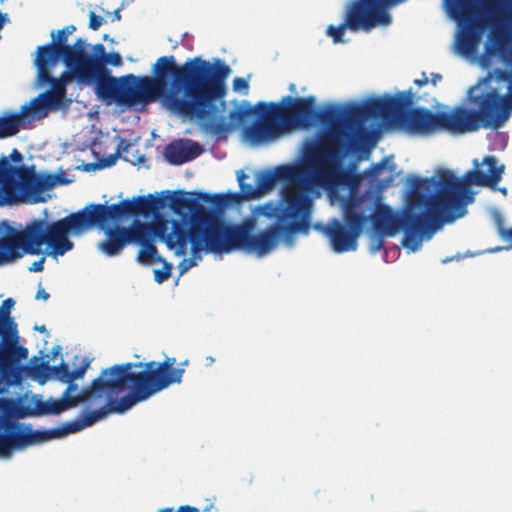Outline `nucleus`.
I'll list each match as a JSON object with an SVG mask.
<instances>
[{
  "label": "nucleus",
  "instance_id": "f257e3e1",
  "mask_svg": "<svg viewBox=\"0 0 512 512\" xmlns=\"http://www.w3.org/2000/svg\"><path fill=\"white\" fill-rule=\"evenodd\" d=\"M87 53L83 66L96 81L95 93L105 104L134 107L156 101L164 92L170 77L171 89L165 98L169 110L189 120L198 121L213 135L225 134L231 124L219 116L217 99L226 94L225 80L231 69L220 59L213 63L194 57L178 65L174 56H162L153 66L154 77L127 74L113 76L103 67L106 48L97 43Z\"/></svg>",
  "mask_w": 512,
  "mask_h": 512
},
{
  "label": "nucleus",
  "instance_id": "f03ea898",
  "mask_svg": "<svg viewBox=\"0 0 512 512\" xmlns=\"http://www.w3.org/2000/svg\"><path fill=\"white\" fill-rule=\"evenodd\" d=\"M287 105L282 103H258L255 107L247 101L237 104L229 112L227 121L224 112L226 102L217 99L219 116L227 124H231L225 137L231 130L245 124L253 115L258 120L245 129L246 137L253 143H264L279 137L283 132L297 126H308L316 119L329 127V132L318 143L306 150V162L314 164L317 179H329L334 186H349L354 189L360 182V176L342 167V160L353 149L349 134L343 129L345 110L339 106H330L316 112L313 96L291 98L286 97Z\"/></svg>",
  "mask_w": 512,
  "mask_h": 512
},
{
  "label": "nucleus",
  "instance_id": "7ed1b4c3",
  "mask_svg": "<svg viewBox=\"0 0 512 512\" xmlns=\"http://www.w3.org/2000/svg\"><path fill=\"white\" fill-rule=\"evenodd\" d=\"M307 201L300 194L286 190L282 206L268 202L259 207V213L275 222L256 234H251V225H226L212 211L197 204L195 200L174 195L171 206L175 210L189 209L192 212L191 229L174 223V234L168 244L176 246L178 254H186L187 242H192L196 254L205 250L208 253L223 254L235 250L255 253L262 257L272 252L280 241L291 245L297 233L307 234L311 227V213L307 211Z\"/></svg>",
  "mask_w": 512,
  "mask_h": 512
},
{
  "label": "nucleus",
  "instance_id": "20e7f679",
  "mask_svg": "<svg viewBox=\"0 0 512 512\" xmlns=\"http://www.w3.org/2000/svg\"><path fill=\"white\" fill-rule=\"evenodd\" d=\"M483 164L488 166V173L478 169L467 171L458 178L450 170H442L437 176L415 179L411 205L425 207V211L415 212L409 209L399 216L388 205L379 204L369 217L374 230L383 236H394L403 230V246L416 251L421 246L423 237L428 238L445 222H452L463 217L468 204L474 201L470 186H495L500 180L504 166H497L494 156H486Z\"/></svg>",
  "mask_w": 512,
  "mask_h": 512
},
{
  "label": "nucleus",
  "instance_id": "39448f33",
  "mask_svg": "<svg viewBox=\"0 0 512 512\" xmlns=\"http://www.w3.org/2000/svg\"><path fill=\"white\" fill-rule=\"evenodd\" d=\"M160 205L157 199L140 197L111 205L89 204L82 210L51 223L34 219L23 229H15L6 224V235L0 237V266L10 264L26 254H41L44 244L47 245L50 255L62 256L74 246L68 238L70 232H80L93 225L103 228L110 220H118L125 215H147Z\"/></svg>",
  "mask_w": 512,
  "mask_h": 512
},
{
  "label": "nucleus",
  "instance_id": "423d86ee",
  "mask_svg": "<svg viewBox=\"0 0 512 512\" xmlns=\"http://www.w3.org/2000/svg\"><path fill=\"white\" fill-rule=\"evenodd\" d=\"M176 359L166 357L163 361L127 362L116 364L101 372L89 386L80 392L74 381L65 382L67 388L62 396L67 399L78 400L80 403L89 401L95 395L101 397V393L109 397L118 395L126 390L128 394L119 399H110L109 412L124 413L135 404L148 400L153 395L163 391L173 384H180L184 374V368H175Z\"/></svg>",
  "mask_w": 512,
  "mask_h": 512
},
{
  "label": "nucleus",
  "instance_id": "0eeeda50",
  "mask_svg": "<svg viewBox=\"0 0 512 512\" xmlns=\"http://www.w3.org/2000/svg\"><path fill=\"white\" fill-rule=\"evenodd\" d=\"M106 416L107 410L104 408L86 411L81 413L79 417L73 421L43 431L32 430L29 426H21L18 422L13 420H2L0 428L4 429V433L0 434V455L9 456L13 449H22L32 444L79 432L104 419Z\"/></svg>",
  "mask_w": 512,
  "mask_h": 512
},
{
  "label": "nucleus",
  "instance_id": "6e6552de",
  "mask_svg": "<svg viewBox=\"0 0 512 512\" xmlns=\"http://www.w3.org/2000/svg\"><path fill=\"white\" fill-rule=\"evenodd\" d=\"M314 164L306 162L302 165H280L276 168L263 170L256 175V187L261 196L271 191L277 182H283L280 197L275 206H282L285 191L290 190L300 194L307 201V211L312 212V199L308 191L311 187L333 186L329 179H317Z\"/></svg>",
  "mask_w": 512,
  "mask_h": 512
},
{
  "label": "nucleus",
  "instance_id": "1a4fd4ad",
  "mask_svg": "<svg viewBox=\"0 0 512 512\" xmlns=\"http://www.w3.org/2000/svg\"><path fill=\"white\" fill-rule=\"evenodd\" d=\"M363 203V196L351 193L343 203L344 223L338 219H332L321 228L335 252L343 253L356 250L357 239L369 222V217L362 211Z\"/></svg>",
  "mask_w": 512,
  "mask_h": 512
},
{
  "label": "nucleus",
  "instance_id": "9d476101",
  "mask_svg": "<svg viewBox=\"0 0 512 512\" xmlns=\"http://www.w3.org/2000/svg\"><path fill=\"white\" fill-rule=\"evenodd\" d=\"M403 1L356 0L349 6L343 23L339 26H328L327 35L332 37L334 43H341L344 42L343 35L347 28L354 32L360 29L370 31L377 25H388L391 22V16L387 8Z\"/></svg>",
  "mask_w": 512,
  "mask_h": 512
},
{
  "label": "nucleus",
  "instance_id": "9b49d317",
  "mask_svg": "<svg viewBox=\"0 0 512 512\" xmlns=\"http://www.w3.org/2000/svg\"><path fill=\"white\" fill-rule=\"evenodd\" d=\"M395 108L389 111V121L413 133L433 134L440 131L439 111L433 112L426 108H412L413 94L406 91L390 96Z\"/></svg>",
  "mask_w": 512,
  "mask_h": 512
},
{
  "label": "nucleus",
  "instance_id": "f8f14e48",
  "mask_svg": "<svg viewBox=\"0 0 512 512\" xmlns=\"http://www.w3.org/2000/svg\"><path fill=\"white\" fill-rule=\"evenodd\" d=\"M450 13L459 22H465L460 45L466 51H472L480 40L484 25L477 16L473 0H445Z\"/></svg>",
  "mask_w": 512,
  "mask_h": 512
},
{
  "label": "nucleus",
  "instance_id": "ddd939ff",
  "mask_svg": "<svg viewBox=\"0 0 512 512\" xmlns=\"http://www.w3.org/2000/svg\"><path fill=\"white\" fill-rule=\"evenodd\" d=\"M472 102L478 107L475 110L476 121L481 123V127L498 129L511 115L503 96L495 89L473 97Z\"/></svg>",
  "mask_w": 512,
  "mask_h": 512
},
{
  "label": "nucleus",
  "instance_id": "4468645a",
  "mask_svg": "<svg viewBox=\"0 0 512 512\" xmlns=\"http://www.w3.org/2000/svg\"><path fill=\"white\" fill-rule=\"evenodd\" d=\"M27 357L28 349L18 342H0V380L9 385L20 383L25 369L20 362Z\"/></svg>",
  "mask_w": 512,
  "mask_h": 512
},
{
  "label": "nucleus",
  "instance_id": "2eb2a0df",
  "mask_svg": "<svg viewBox=\"0 0 512 512\" xmlns=\"http://www.w3.org/2000/svg\"><path fill=\"white\" fill-rule=\"evenodd\" d=\"M140 197L157 199V200H159L161 205L157 209L149 212L147 215L143 214V213L125 215L118 220H110L109 222L104 224L103 228L100 227L99 225H97L100 229L105 230V234H106L107 238L105 241H103L99 244V248L107 256L118 255L122 251V249L127 244H129V238L127 237V233H126L128 230H126L125 227H122V226L110 227L111 223H117V222L121 221L122 219L128 218V217H137V216L149 217L150 215L157 214L165 206L164 200L162 198L153 196L152 194H149L147 196H136V197H133L131 200H134V199L140 198ZM94 226L95 225H93L92 227H94Z\"/></svg>",
  "mask_w": 512,
  "mask_h": 512
},
{
  "label": "nucleus",
  "instance_id": "dca6fc26",
  "mask_svg": "<svg viewBox=\"0 0 512 512\" xmlns=\"http://www.w3.org/2000/svg\"><path fill=\"white\" fill-rule=\"evenodd\" d=\"M390 96L372 98L363 104H356L345 110L344 125L362 123L370 118H379L389 121V111L395 108V103L390 102Z\"/></svg>",
  "mask_w": 512,
  "mask_h": 512
},
{
  "label": "nucleus",
  "instance_id": "f3484780",
  "mask_svg": "<svg viewBox=\"0 0 512 512\" xmlns=\"http://www.w3.org/2000/svg\"><path fill=\"white\" fill-rule=\"evenodd\" d=\"M440 131L453 135H461L478 131L481 123H477L475 110L457 105L450 110L439 111Z\"/></svg>",
  "mask_w": 512,
  "mask_h": 512
},
{
  "label": "nucleus",
  "instance_id": "a211bd4d",
  "mask_svg": "<svg viewBox=\"0 0 512 512\" xmlns=\"http://www.w3.org/2000/svg\"><path fill=\"white\" fill-rule=\"evenodd\" d=\"M12 168L14 169L13 176L11 178L12 199L7 202V205L15 203L19 198L17 193L18 183L16 178H19L22 181L24 187L27 190L38 192L52 188L55 183L54 178L51 176L44 177L34 175L25 167L12 166Z\"/></svg>",
  "mask_w": 512,
  "mask_h": 512
},
{
  "label": "nucleus",
  "instance_id": "6ab92c4d",
  "mask_svg": "<svg viewBox=\"0 0 512 512\" xmlns=\"http://www.w3.org/2000/svg\"><path fill=\"white\" fill-rule=\"evenodd\" d=\"M203 152L202 146L190 140H177L164 149V158L172 165H181L192 161Z\"/></svg>",
  "mask_w": 512,
  "mask_h": 512
},
{
  "label": "nucleus",
  "instance_id": "aec40b11",
  "mask_svg": "<svg viewBox=\"0 0 512 512\" xmlns=\"http://www.w3.org/2000/svg\"><path fill=\"white\" fill-rule=\"evenodd\" d=\"M70 103L71 100L66 97V93L62 89L52 86L50 90L34 98L31 105L35 113L46 116L49 111L66 109Z\"/></svg>",
  "mask_w": 512,
  "mask_h": 512
},
{
  "label": "nucleus",
  "instance_id": "412c9836",
  "mask_svg": "<svg viewBox=\"0 0 512 512\" xmlns=\"http://www.w3.org/2000/svg\"><path fill=\"white\" fill-rule=\"evenodd\" d=\"M60 59L63 61L67 69L61 73L59 78H55V80H53V86L60 88L64 93H67V84L73 81L82 85H96L95 79L83 64L75 63L71 60H67L66 58Z\"/></svg>",
  "mask_w": 512,
  "mask_h": 512
},
{
  "label": "nucleus",
  "instance_id": "4be33fe9",
  "mask_svg": "<svg viewBox=\"0 0 512 512\" xmlns=\"http://www.w3.org/2000/svg\"><path fill=\"white\" fill-rule=\"evenodd\" d=\"M75 31L76 26L72 24L65 26L57 32L52 31L50 34L52 41L49 44L39 46L37 51L48 54L54 59L60 60V58H64L66 52L69 50V44L67 43L68 36L73 34Z\"/></svg>",
  "mask_w": 512,
  "mask_h": 512
},
{
  "label": "nucleus",
  "instance_id": "5701e85b",
  "mask_svg": "<svg viewBox=\"0 0 512 512\" xmlns=\"http://www.w3.org/2000/svg\"><path fill=\"white\" fill-rule=\"evenodd\" d=\"M492 47L489 48V53L497 55L501 60L512 67V36L506 30L494 26L491 32Z\"/></svg>",
  "mask_w": 512,
  "mask_h": 512
},
{
  "label": "nucleus",
  "instance_id": "b1692460",
  "mask_svg": "<svg viewBox=\"0 0 512 512\" xmlns=\"http://www.w3.org/2000/svg\"><path fill=\"white\" fill-rule=\"evenodd\" d=\"M76 406H78V400L61 396L59 399L49 398L45 401H38L36 411L39 415H58Z\"/></svg>",
  "mask_w": 512,
  "mask_h": 512
},
{
  "label": "nucleus",
  "instance_id": "393cba45",
  "mask_svg": "<svg viewBox=\"0 0 512 512\" xmlns=\"http://www.w3.org/2000/svg\"><path fill=\"white\" fill-rule=\"evenodd\" d=\"M13 172L12 165L6 159L0 161V207L7 205V202L12 199L11 178Z\"/></svg>",
  "mask_w": 512,
  "mask_h": 512
},
{
  "label": "nucleus",
  "instance_id": "a878e982",
  "mask_svg": "<svg viewBox=\"0 0 512 512\" xmlns=\"http://www.w3.org/2000/svg\"><path fill=\"white\" fill-rule=\"evenodd\" d=\"M151 228L152 224L134 220L130 226L125 227V229L128 230L126 233L129 238V243L144 244L153 241Z\"/></svg>",
  "mask_w": 512,
  "mask_h": 512
},
{
  "label": "nucleus",
  "instance_id": "bb28decb",
  "mask_svg": "<svg viewBox=\"0 0 512 512\" xmlns=\"http://www.w3.org/2000/svg\"><path fill=\"white\" fill-rule=\"evenodd\" d=\"M57 61L58 59H54L48 54L37 51L35 64L37 66L38 79L40 82L49 83L51 87L53 86V80H55V78L51 75L50 68L51 66L55 65Z\"/></svg>",
  "mask_w": 512,
  "mask_h": 512
},
{
  "label": "nucleus",
  "instance_id": "cd10ccee",
  "mask_svg": "<svg viewBox=\"0 0 512 512\" xmlns=\"http://www.w3.org/2000/svg\"><path fill=\"white\" fill-rule=\"evenodd\" d=\"M23 125L21 114L12 113L0 117V139L16 135Z\"/></svg>",
  "mask_w": 512,
  "mask_h": 512
},
{
  "label": "nucleus",
  "instance_id": "c85d7f7f",
  "mask_svg": "<svg viewBox=\"0 0 512 512\" xmlns=\"http://www.w3.org/2000/svg\"><path fill=\"white\" fill-rule=\"evenodd\" d=\"M174 223L181 224L187 230L191 229V225L188 227V226H186L184 223H182L180 221L173 220L171 222V231H170V233H166L167 229H168L167 222L165 220H161V221H157L155 223H151L152 224L151 234H152V237L158 236L161 239H163L165 244L167 245V247L169 249L174 250L176 255L182 256L183 254H178V252H177L178 249H177L176 246L170 247L169 244H168L170 236H172L174 234Z\"/></svg>",
  "mask_w": 512,
  "mask_h": 512
},
{
  "label": "nucleus",
  "instance_id": "c756f323",
  "mask_svg": "<svg viewBox=\"0 0 512 512\" xmlns=\"http://www.w3.org/2000/svg\"><path fill=\"white\" fill-rule=\"evenodd\" d=\"M0 342H18L17 324L12 317L0 314Z\"/></svg>",
  "mask_w": 512,
  "mask_h": 512
},
{
  "label": "nucleus",
  "instance_id": "7c9ffc66",
  "mask_svg": "<svg viewBox=\"0 0 512 512\" xmlns=\"http://www.w3.org/2000/svg\"><path fill=\"white\" fill-rule=\"evenodd\" d=\"M69 50L66 52L64 58L71 60L75 63L82 64L86 60L88 44L85 39L78 38L74 44L69 45Z\"/></svg>",
  "mask_w": 512,
  "mask_h": 512
},
{
  "label": "nucleus",
  "instance_id": "2f4dec72",
  "mask_svg": "<svg viewBox=\"0 0 512 512\" xmlns=\"http://www.w3.org/2000/svg\"><path fill=\"white\" fill-rule=\"evenodd\" d=\"M140 245L141 248L137 255V260L139 263L144 265H150L158 261H163V258L157 255V247L155 246L153 241Z\"/></svg>",
  "mask_w": 512,
  "mask_h": 512
},
{
  "label": "nucleus",
  "instance_id": "473e14b6",
  "mask_svg": "<svg viewBox=\"0 0 512 512\" xmlns=\"http://www.w3.org/2000/svg\"><path fill=\"white\" fill-rule=\"evenodd\" d=\"M477 3L480 5L481 10L490 16L494 24L504 19V12L499 5L500 0H477Z\"/></svg>",
  "mask_w": 512,
  "mask_h": 512
},
{
  "label": "nucleus",
  "instance_id": "72a5a7b5",
  "mask_svg": "<svg viewBox=\"0 0 512 512\" xmlns=\"http://www.w3.org/2000/svg\"><path fill=\"white\" fill-rule=\"evenodd\" d=\"M492 217L497 229V233L500 236V238L506 242L509 243V247L512 248V227L506 228L505 227V220L501 214V212L495 210L492 213Z\"/></svg>",
  "mask_w": 512,
  "mask_h": 512
},
{
  "label": "nucleus",
  "instance_id": "f704fd0d",
  "mask_svg": "<svg viewBox=\"0 0 512 512\" xmlns=\"http://www.w3.org/2000/svg\"><path fill=\"white\" fill-rule=\"evenodd\" d=\"M247 178V175L243 171H239L237 173V180L239 182L240 186V193L242 196L247 199H256L259 198L260 195L258 193L256 185L248 184L245 182V179Z\"/></svg>",
  "mask_w": 512,
  "mask_h": 512
},
{
  "label": "nucleus",
  "instance_id": "c9c22d12",
  "mask_svg": "<svg viewBox=\"0 0 512 512\" xmlns=\"http://www.w3.org/2000/svg\"><path fill=\"white\" fill-rule=\"evenodd\" d=\"M237 194L232 195H224V194H215V195H209L207 193L199 192L198 198L213 204L214 206L218 208H224L228 205L230 199L237 198Z\"/></svg>",
  "mask_w": 512,
  "mask_h": 512
},
{
  "label": "nucleus",
  "instance_id": "e433bc0d",
  "mask_svg": "<svg viewBox=\"0 0 512 512\" xmlns=\"http://www.w3.org/2000/svg\"><path fill=\"white\" fill-rule=\"evenodd\" d=\"M386 168L389 169L391 173H394L396 169L395 164L389 157H384L380 162L373 164L367 171V175L372 181H375L378 179L381 171Z\"/></svg>",
  "mask_w": 512,
  "mask_h": 512
},
{
  "label": "nucleus",
  "instance_id": "4c0bfd02",
  "mask_svg": "<svg viewBox=\"0 0 512 512\" xmlns=\"http://www.w3.org/2000/svg\"><path fill=\"white\" fill-rule=\"evenodd\" d=\"M51 373L58 379L60 382L65 383L71 381L70 377V369L68 364L62 362L58 366H52L49 368Z\"/></svg>",
  "mask_w": 512,
  "mask_h": 512
},
{
  "label": "nucleus",
  "instance_id": "58836bf2",
  "mask_svg": "<svg viewBox=\"0 0 512 512\" xmlns=\"http://www.w3.org/2000/svg\"><path fill=\"white\" fill-rule=\"evenodd\" d=\"M160 262L163 263V267L161 269L154 270V280L159 284L170 278L173 268L172 264L168 263L165 259Z\"/></svg>",
  "mask_w": 512,
  "mask_h": 512
},
{
  "label": "nucleus",
  "instance_id": "ea45409f",
  "mask_svg": "<svg viewBox=\"0 0 512 512\" xmlns=\"http://www.w3.org/2000/svg\"><path fill=\"white\" fill-rule=\"evenodd\" d=\"M108 64L116 67L122 65L121 55L117 52L106 53V56L103 59V67L107 68Z\"/></svg>",
  "mask_w": 512,
  "mask_h": 512
},
{
  "label": "nucleus",
  "instance_id": "a19ab883",
  "mask_svg": "<svg viewBox=\"0 0 512 512\" xmlns=\"http://www.w3.org/2000/svg\"><path fill=\"white\" fill-rule=\"evenodd\" d=\"M188 243H191V244H192V242H191V241H188V242H187V244H188ZM200 252H201V251H199V252H197L196 254H194V253H193V251L191 250V253H192L193 257H192V258H190V259H184V260L180 263V265H179V268H180V272H181V274L185 273L189 268H191L192 266H195V265L197 264V257H198L199 259H201V257L198 255Z\"/></svg>",
  "mask_w": 512,
  "mask_h": 512
},
{
  "label": "nucleus",
  "instance_id": "79ce46f5",
  "mask_svg": "<svg viewBox=\"0 0 512 512\" xmlns=\"http://www.w3.org/2000/svg\"><path fill=\"white\" fill-rule=\"evenodd\" d=\"M512 69V67H511ZM492 75L496 78L498 81H504L507 82L508 85L512 83V70H502V69H495L492 73Z\"/></svg>",
  "mask_w": 512,
  "mask_h": 512
},
{
  "label": "nucleus",
  "instance_id": "37998d69",
  "mask_svg": "<svg viewBox=\"0 0 512 512\" xmlns=\"http://www.w3.org/2000/svg\"><path fill=\"white\" fill-rule=\"evenodd\" d=\"M15 304V301L12 298L5 299L0 306V314L11 317V310Z\"/></svg>",
  "mask_w": 512,
  "mask_h": 512
},
{
  "label": "nucleus",
  "instance_id": "c03bdc74",
  "mask_svg": "<svg viewBox=\"0 0 512 512\" xmlns=\"http://www.w3.org/2000/svg\"><path fill=\"white\" fill-rule=\"evenodd\" d=\"M384 245L383 235L374 236L370 240V250L372 253H376L382 249Z\"/></svg>",
  "mask_w": 512,
  "mask_h": 512
},
{
  "label": "nucleus",
  "instance_id": "a18cd8bd",
  "mask_svg": "<svg viewBox=\"0 0 512 512\" xmlns=\"http://www.w3.org/2000/svg\"><path fill=\"white\" fill-rule=\"evenodd\" d=\"M103 18L101 16L96 15L94 12H90L89 14V28L92 30H98L100 26L103 24Z\"/></svg>",
  "mask_w": 512,
  "mask_h": 512
},
{
  "label": "nucleus",
  "instance_id": "49530a36",
  "mask_svg": "<svg viewBox=\"0 0 512 512\" xmlns=\"http://www.w3.org/2000/svg\"><path fill=\"white\" fill-rule=\"evenodd\" d=\"M249 87L246 79L237 77L233 80V88L235 91L247 90Z\"/></svg>",
  "mask_w": 512,
  "mask_h": 512
},
{
  "label": "nucleus",
  "instance_id": "de8ad7c7",
  "mask_svg": "<svg viewBox=\"0 0 512 512\" xmlns=\"http://www.w3.org/2000/svg\"><path fill=\"white\" fill-rule=\"evenodd\" d=\"M158 512H199V510L196 507H192L189 505H182L178 508L177 511H174L173 508H163L160 509Z\"/></svg>",
  "mask_w": 512,
  "mask_h": 512
},
{
  "label": "nucleus",
  "instance_id": "09e8293b",
  "mask_svg": "<svg viewBox=\"0 0 512 512\" xmlns=\"http://www.w3.org/2000/svg\"><path fill=\"white\" fill-rule=\"evenodd\" d=\"M87 366L88 364H84L73 371L70 370L71 381H75L76 379L82 378L85 374Z\"/></svg>",
  "mask_w": 512,
  "mask_h": 512
},
{
  "label": "nucleus",
  "instance_id": "8fccbe9b",
  "mask_svg": "<svg viewBox=\"0 0 512 512\" xmlns=\"http://www.w3.org/2000/svg\"><path fill=\"white\" fill-rule=\"evenodd\" d=\"M44 261L45 258L42 257L41 259L34 261L31 266L29 267V270L32 272H41L44 269Z\"/></svg>",
  "mask_w": 512,
  "mask_h": 512
},
{
  "label": "nucleus",
  "instance_id": "3c124183",
  "mask_svg": "<svg viewBox=\"0 0 512 512\" xmlns=\"http://www.w3.org/2000/svg\"><path fill=\"white\" fill-rule=\"evenodd\" d=\"M509 93L503 96L507 107H509L510 113H512V83L508 85Z\"/></svg>",
  "mask_w": 512,
  "mask_h": 512
},
{
  "label": "nucleus",
  "instance_id": "603ef678",
  "mask_svg": "<svg viewBox=\"0 0 512 512\" xmlns=\"http://www.w3.org/2000/svg\"><path fill=\"white\" fill-rule=\"evenodd\" d=\"M49 297H50L49 293H48V292H46V291H45L43 288H41V287L38 289V291H37V293H36V296H35V298H36L37 300L42 299V300H44V301L48 300V299H49Z\"/></svg>",
  "mask_w": 512,
  "mask_h": 512
},
{
  "label": "nucleus",
  "instance_id": "864d4df0",
  "mask_svg": "<svg viewBox=\"0 0 512 512\" xmlns=\"http://www.w3.org/2000/svg\"><path fill=\"white\" fill-rule=\"evenodd\" d=\"M11 158L16 161V162H20L22 160V154L17 150V149H14L11 153Z\"/></svg>",
  "mask_w": 512,
  "mask_h": 512
},
{
  "label": "nucleus",
  "instance_id": "5fc2aeb1",
  "mask_svg": "<svg viewBox=\"0 0 512 512\" xmlns=\"http://www.w3.org/2000/svg\"><path fill=\"white\" fill-rule=\"evenodd\" d=\"M442 80V75L438 73L431 74V83L435 86L439 81Z\"/></svg>",
  "mask_w": 512,
  "mask_h": 512
},
{
  "label": "nucleus",
  "instance_id": "6e6d98bb",
  "mask_svg": "<svg viewBox=\"0 0 512 512\" xmlns=\"http://www.w3.org/2000/svg\"><path fill=\"white\" fill-rule=\"evenodd\" d=\"M428 82H429V79L426 77L425 74H423V78L422 79H416L414 81V83L416 85L420 86V87L426 85Z\"/></svg>",
  "mask_w": 512,
  "mask_h": 512
},
{
  "label": "nucleus",
  "instance_id": "4d7b16f0",
  "mask_svg": "<svg viewBox=\"0 0 512 512\" xmlns=\"http://www.w3.org/2000/svg\"><path fill=\"white\" fill-rule=\"evenodd\" d=\"M121 19V14H120V10L117 9L114 11L113 13V18H112V21H119Z\"/></svg>",
  "mask_w": 512,
  "mask_h": 512
},
{
  "label": "nucleus",
  "instance_id": "13d9d810",
  "mask_svg": "<svg viewBox=\"0 0 512 512\" xmlns=\"http://www.w3.org/2000/svg\"><path fill=\"white\" fill-rule=\"evenodd\" d=\"M35 329H36V330H38V331H39V332H41V333L46 332V327H45V325H42V326H40V327L36 326V327H35Z\"/></svg>",
  "mask_w": 512,
  "mask_h": 512
},
{
  "label": "nucleus",
  "instance_id": "bf43d9fd",
  "mask_svg": "<svg viewBox=\"0 0 512 512\" xmlns=\"http://www.w3.org/2000/svg\"><path fill=\"white\" fill-rule=\"evenodd\" d=\"M103 39H104V40H108V35H107V34H105V35L103 36Z\"/></svg>",
  "mask_w": 512,
  "mask_h": 512
},
{
  "label": "nucleus",
  "instance_id": "052dcab7",
  "mask_svg": "<svg viewBox=\"0 0 512 512\" xmlns=\"http://www.w3.org/2000/svg\"><path fill=\"white\" fill-rule=\"evenodd\" d=\"M391 180H393V177H392V176L389 178V180H388V182H387V184H386V185H388V184H389V182H390Z\"/></svg>",
  "mask_w": 512,
  "mask_h": 512
},
{
  "label": "nucleus",
  "instance_id": "680f3d73",
  "mask_svg": "<svg viewBox=\"0 0 512 512\" xmlns=\"http://www.w3.org/2000/svg\"><path fill=\"white\" fill-rule=\"evenodd\" d=\"M501 191L502 193L506 194V188H503Z\"/></svg>",
  "mask_w": 512,
  "mask_h": 512
}]
</instances>
